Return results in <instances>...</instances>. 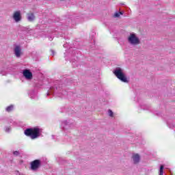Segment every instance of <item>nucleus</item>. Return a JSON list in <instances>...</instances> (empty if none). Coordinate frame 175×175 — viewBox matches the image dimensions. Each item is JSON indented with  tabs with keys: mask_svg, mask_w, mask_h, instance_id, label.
Wrapping results in <instances>:
<instances>
[{
	"mask_svg": "<svg viewBox=\"0 0 175 175\" xmlns=\"http://www.w3.org/2000/svg\"><path fill=\"white\" fill-rule=\"evenodd\" d=\"M133 161L135 164L139 163L140 161V156L139 155V154H135L133 155Z\"/></svg>",
	"mask_w": 175,
	"mask_h": 175,
	"instance_id": "nucleus-8",
	"label": "nucleus"
},
{
	"mask_svg": "<svg viewBox=\"0 0 175 175\" xmlns=\"http://www.w3.org/2000/svg\"><path fill=\"white\" fill-rule=\"evenodd\" d=\"M113 74L119 80H120L123 83H128V79H126L125 74H124V72H122V69L119 68L113 71Z\"/></svg>",
	"mask_w": 175,
	"mask_h": 175,
	"instance_id": "nucleus-2",
	"label": "nucleus"
},
{
	"mask_svg": "<svg viewBox=\"0 0 175 175\" xmlns=\"http://www.w3.org/2000/svg\"><path fill=\"white\" fill-rule=\"evenodd\" d=\"M12 110H13V105L8 106L6 108V111H8V113H10V111H12Z\"/></svg>",
	"mask_w": 175,
	"mask_h": 175,
	"instance_id": "nucleus-10",
	"label": "nucleus"
},
{
	"mask_svg": "<svg viewBox=\"0 0 175 175\" xmlns=\"http://www.w3.org/2000/svg\"><path fill=\"white\" fill-rule=\"evenodd\" d=\"M42 166V161L39 159H36L30 163V169L33 172H36Z\"/></svg>",
	"mask_w": 175,
	"mask_h": 175,
	"instance_id": "nucleus-3",
	"label": "nucleus"
},
{
	"mask_svg": "<svg viewBox=\"0 0 175 175\" xmlns=\"http://www.w3.org/2000/svg\"><path fill=\"white\" fill-rule=\"evenodd\" d=\"M27 18H28L29 21H33V20H35V15H33V13L28 14Z\"/></svg>",
	"mask_w": 175,
	"mask_h": 175,
	"instance_id": "nucleus-9",
	"label": "nucleus"
},
{
	"mask_svg": "<svg viewBox=\"0 0 175 175\" xmlns=\"http://www.w3.org/2000/svg\"><path fill=\"white\" fill-rule=\"evenodd\" d=\"M108 113H109V117H113L114 113H113V111H111V109H109V110H108Z\"/></svg>",
	"mask_w": 175,
	"mask_h": 175,
	"instance_id": "nucleus-13",
	"label": "nucleus"
},
{
	"mask_svg": "<svg viewBox=\"0 0 175 175\" xmlns=\"http://www.w3.org/2000/svg\"><path fill=\"white\" fill-rule=\"evenodd\" d=\"M14 155H16V157L18 156L20 154V152L16 150L13 152Z\"/></svg>",
	"mask_w": 175,
	"mask_h": 175,
	"instance_id": "nucleus-14",
	"label": "nucleus"
},
{
	"mask_svg": "<svg viewBox=\"0 0 175 175\" xmlns=\"http://www.w3.org/2000/svg\"><path fill=\"white\" fill-rule=\"evenodd\" d=\"M121 14H122V12H116L113 15V17H120V16H121Z\"/></svg>",
	"mask_w": 175,
	"mask_h": 175,
	"instance_id": "nucleus-12",
	"label": "nucleus"
},
{
	"mask_svg": "<svg viewBox=\"0 0 175 175\" xmlns=\"http://www.w3.org/2000/svg\"><path fill=\"white\" fill-rule=\"evenodd\" d=\"M129 43L131 44H140V40L136 36V34L131 33L128 38Z\"/></svg>",
	"mask_w": 175,
	"mask_h": 175,
	"instance_id": "nucleus-4",
	"label": "nucleus"
},
{
	"mask_svg": "<svg viewBox=\"0 0 175 175\" xmlns=\"http://www.w3.org/2000/svg\"><path fill=\"white\" fill-rule=\"evenodd\" d=\"M14 53H15V55L17 57H21V48L20 47V46H16L14 49Z\"/></svg>",
	"mask_w": 175,
	"mask_h": 175,
	"instance_id": "nucleus-7",
	"label": "nucleus"
},
{
	"mask_svg": "<svg viewBox=\"0 0 175 175\" xmlns=\"http://www.w3.org/2000/svg\"><path fill=\"white\" fill-rule=\"evenodd\" d=\"M24 133L25 136L30 137L32 140H35V139L40 137V129L38 127L27 129L25 130Z\"/></svg>",
	"mask_w": 175,
	"mask_h": 175,
	"instance_id": "nucleus-1",
	"label": "nucleus"
},
{
	"mask_svg": "<svg viewBox=\"0 0 175 175\" xmlns=\"http://www.w3.org/2000/svg\"><path fill=\"white\" fill-rule=\"evenodd\" d=\"M159 175H163V165L160 166Z\"/></svg>",
	"mask_w": 175,
	"mask_h": 175,
	"instance_id": "nucleus-11",
	"label": "nucleus"
},
{
	"mask_svg": "<svg viewBox=\"0 0 175 175\" xmlns=\"http://www.w3.org/2000/svg\"><path fill=\"white\" fill-rule=\"evenodd\" d=\"M13 18L16 23L21 21V13L20 11H16L14 13Z\"/></svg>",
	"mask_w": 175,
	"mask_h": 175,
	"instance_id": "nucleus-5",
	"label": "nucleus"
},
{
	"mask_svg": "<svg viewBox=\"0 0 175 175\" xmlns=\"http://www.w3.org/2000/svg\"><path fill=\"white\" fill-rule=\"evenodd\" d=\"M23 76L27 79V80L32 79V72L29 71V70H25L23 71Z\"/></svg>",
	"mask_w": 175,
	"mask_h": 175,
	"instance_id": "nucleus-6",
	"label": "nucleus"
}]
</instances>
